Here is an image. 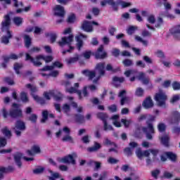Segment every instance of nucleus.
Wrapping results in <instances>:
<instances>
[{
  "label": "nucleus",
  "instance_id": "49",
  "mask_svg": "<svg viewBox=\"0 0 180 180\" xmlns=\"http://www.w3.org/2000/svg\"><path fill=\"white\" fill-rule=\"evenodd\" d=\"M107 162H108V164H117V162H119V160L113 158V157H109L107 160Z\"/></svg>",
  "mask_w": 180,
  "mask_h": 180
},
{
  "label": "nucleus",
  "instance_id": "17",
  "mask_svg": "<svg viewBox=\"0 0 180 180\" xmlns=\"http://www.w3.org/2000/svg\"><path fill=\"white\" fill-rule=\"evenodd\" d=\"M81 39H86V35L80 33L76 37L77 47L79 51L81 50V47L84 46V41Z\"/></svg>",
  "mask_w": 180,
  "mask_h": 180
},
{
  "label": "nucleus",
  "instance_id": "62",
  "mask_svg": "<svg viewBox=\"0 0 180 180\" xmlns=\"http://www.w3.org/2000/svg\"><path fill=\"white\" fill-rule=\"evenodd\" d=\"M136 30H137V27L131 26L128 28L127 33L128 34H133Z\"/></svg>",
  "mask_w": 180,
  "mask_h": 180
},
{
  "label": "nucleus",
  "instance_id": "38",
  "mask_svg": "<svg viewBox=\"0 0 180 180\" xmlns=\"http://www.w3.org/2000/svg\"><path fill=\"white\" fill-rule=\"evenodd\" d=\"M49 120V111L45 110L42 112V119L41 120V123H46Z\"/></svg>",
  "mask_w": 180,
  "mask_h": 180
},
{
  "label": "nucleus",
  "instance_id": "4",
  "mask_svg": "<svg viewBox=\"0 0 180 180\" xmlns=\"http://www.w3.org/2000/svg\"><path fill=\"white\" fill-rule=\"evenodd\" d=\"M8 115L12 119H22L23 117V111L20 108V104L13 103Z\"/></svg>",
  "mask_w": 180,
  "mask_h": 180
},
{
  "label": "nucleus",
  "instance_id": "3",
  "mask_svg": "<svg viewBox=\"0 0 180 180\" xmlns=\"http://www.w3.org/2000/svg\"><path fill=\"white\" fill-rule=\"evenodd\" d=\"M25 56L26 61L30 60L35 67H40V65H41L42 63L40 62V60H44L46 63H51V61H53V56H44V55H38L35 58H33L29 53H26Z\"/></svg>",
  "mask_w": 180,
  "mask_h": 180
},
{
  "label": "nucleus",
  "instance_id": "31",
  "mask_svg": "<svg viewBox=\"0 0 180 180\" xmlns=\"http://www.w3.org/2000/svg\"><path fill=\"white\" fill-rule=\"evenodd\" d=\"M1 132L3 133L4 136L7 137V139H11V137H12V132L11 131V130H9V129H8L7 127L3 128L1 129Z\"/></svg>",
  "mask_w": 180,
  "mask_h": 180
},
{
  "label": "nucleus",
  "instance_id": "12",
  "mask_svg": "<svg viewBox=\"0 0 180 180\" xmlns=\"http://www.w3.org/2000/svg\"><path fill=\"white\" fill-rule=\"evenodd\" d=\"M74 158H77V155L75 153L61 158L59 161L60 162H63V164H72L73 165H75V160H74Z\"/></svg>",
  "mask_w": 180,
  "mask_h": 180
},
{
  "label": "nucleus",
  "instance_id": "36",
  "mask_svg": "<svg viewBox=\"0 0 180 180\" xmlns=\"http://www.w3.org/2000/svg\"><path fill=\"white\" fill-rule=\"evenodd\" d=\"M96 116H97L98 119H100L101 120H102L104 124H105V122H106V119H108V115H106V113L98 112L96 114Z\"/></svg>",
  "mask_w": 180,
  "mask_h": 180
},
{
  "label": "nucleus",
  "instance_id": "37",
  "mask_svg": "<svg viewBox=\"0 0 180 180\" xmlns=\"http://www.w3.org/2000/svg\"><path fill=\"white\" fill-rule=\"evenodd\" d=\"M102 165V163H101L100 162H95L94 160H90L89 162V165H90L91 167H95V169H99V168H101V165Z\"/></svg>",
  "mask_w": 180,
  "mask_h": 180
},
{
  "label": "nucleus",
  "instance_id": "48",
  "mask_svg": "<svg viewBox=\"0 0 180 180\" xmlns=\"http://www.w3.org/2000/svg\"><path fill=\"white\" fill-rule=\"evenodd\" d=\"M148 117V114H141L140 116L137 118V122L139 123H141V122H143V120H146Z\"/></svg>",
  "mask_w": 180,
  "mask_h": 180
},
{
  "label": "nucleus",
  "instance_id": "29",
  "mask_svg": "<svg viewBox=\"0 0 180 180\" xmlns=\"http://www.w3.org/2000/svg\"><path fill=\"white\" fill-rule=\"evenodd\" d=\"M116 6H117V11L118 9L119 5L122 6V8H127L129 6H131V3H127L126 1H123L122 0H117L115 2Z\"/></svg>",
  "mask_w": 180,
  "mask_h": 180
},
{
  "label": "nucleus",
  "instance_id": "32",
  "mask_svg": "<svg viewBox=\"0 0 180 180\" xmlns=\"http://www.w3.org/2000/svg\"><path fill=\"white\" fill-rule=\"evenodd\" d=\"M24 40L25 43V47L29 49L32 44V37L27 34H24Z\"/></svg>",
  "mask_w": 180,
  "mask_h": 180
},
{
  "label": "nucleus",
  "instance_id": "30",
  "mask_svg": "<svg viewBox=\"0 0 180 180\" xmlns=\"http://www.w3.org/2000/svg\"><path fill=\"white\" fill-rule=\"evenodd\" d=\"M62 111L68 116H70V112H71V105L68 103H65L62 106Z\"/></svg>",
  "mask_w": 180,
  "mask_h": 180
},
{
  "label": "nucleus",
  "instance_id": "42",
  "mask_svg": "<svg viewBox=\"0 0 180 180\" xmlns=\"http://www.w3.org/2000/svg\"><path fill=\"white\" fill-rule=\"evenodd\" d=\"M135 40H136V41H139L140 43H142V44H143V46H148V42L144 39H143V38H141V37L139 36V35H135Z\"/></svg>",
  "mask_w": 180,
  "mask_h": 180
},
{
  "label": "nucleus",
  "instance_id": "28",
  "mask_svg": "<svg viewBox=\"0 0 180 180\" xmlns=\"http://www.w3.org/2000/svg\"><path fill=\"white\" fill-rule=\"evenodd\" d=\"M48 172L51 174L50 176H48V179L49 180H56L60 178V174L58 172H54L53 170L48 169Z\"/></svg>",
  "mask_w": 180,
  "mask_h": 180
},
{
  "label": "nucleus",
  "instance_id": "54",
  "mask_svg": "<svg viewBox=\"0 0 180 180\" xmlns=\"http://www.w3.org/2000/svg\"><path fill=\"white\" fill-rule=\"evenodd\" d=\"M147 20L150 25H154V23H155V16L154 15H150L148 17Z\"/></svg>",
  "mask_w": 180,
  "mask_h": 180
},
{
  "label": "nucleus",
  "instance_id": "8",
  "mask_svg": "<svg viewBox=\"0 0 180 180\" xmlns=\"http://www.w3.org/2000/svg\"><path fill=\"white\" fill-rule=\"evenodd\" d=\"M72 41H74V35L70 34L68 37H63L60 41H58V44L60 47H64V46H71Z\"/></svg>",
  "mask_w": 180,
  "mask_h": 180
},
{
  "label": "nucleus",
  "instance_id": "24",
  "mask_svg": "<svg viewBox=\"0 0 180 180\" xmlns=\"http://www.w3.org/2000/svg\"><path fill=\"white\" fill-rule=\"evenodd\" d=\"M22 153H17L14 155V160L15 162H16L18 167L20 168L22 167V162H20V160H22Z\"/></svg>",
  "mask_w": 180,
  "mask_h": 180
},
{
  "label": "nucleus",
  "instance_id": "55",
  "mask_svg": "<svg viewBox=\"0 0 180 180\" xmlns=\"http://www.w3.org/2000/svg\"><path fill=\"white\" fill-rule=\"evenodd\" d=\"M91 55L92 52L91 51H86L82 53V56L84 57V58H86V60H89Z\"/></svg>",
  "mask_w": 180,
  "mask_h": 180
},
{
  "label": "nucleus",
  "instance_id": "16",
  "mask_svg": "<svg viewBox=\"0 0 180 180\" xmlns=\"http://www.w3.org/2000/svg\"><path fill=\"white\" fill-rule=\"evenodd\" d=\"M78 88H79V84L75 83V87L66 89V92H68L69 94H78L79 98L81 99V91L78 90Z\"/></svg>",
  "mask_w": 180,
  "mask_h": 180
},
{
  "label": "nucleus",
  "instance_id": "2",
  "mask_svg": "<svg viewBox=\"0 0 180 180\" xmlns=\"http://www.w3.org/2000/svg\"><path fill=\"white\" fill-rule=\"evenodd\" d=\"M1 32L6 35H4L1 38V43L4 44H8L9 39H12V32L9 30V26H11V16L6 15L4 16V20L1 22Z\"/></svg>",
  "mask_w": 180,
  "mask_h": 180
},
{
  "label": "nucleus",
  "instance_id": "19",
  "mask_svg": "<svg viewBox=\"0 0 180 180\" xmlns=\"http://www.w3.org/2000/svg\"><path fill=\"white\" fill-rule=\"evenodd\" d=\"M82 28L83 29V30H84V32H91L94 31L92 23L86 20L83 22L82 25Z\"/></svg>",
  "mask_w": 180,
  "mask_h": 180
},
{
  "label": "nucleus",
  "instance_id": "22",
  "mask_svg": "<svg viewBox=\"0 0 180 180\" xmlns=\"http://www.w3.org/2000/svg\"><path fill=\"white\" fill-rule=\"evenodd\" d=\"M143 106L145 109H150L154 106V103H153V100L151 97H148L143 103Z\"/></svg>",
  "mask_w": 180,
  "mask_h": 180
},
{
  "label": "nucleus",
  "instance_id": "45",
  "mask_svg": "<svg viewBox=\"0 0 180 180\" xmlns=\"http://www.w3.org/2000/svg\"><path fill=\"white\" fill-rule=\"evenodd\" d=\"M160 174H161V171L158 169H156L151 172V175L153 178H155V179H158V175H160Z\"/></svg>",
  "mask_w": 180,
  "mask_h": 180
},
{
  "label": "nucleus",
  "instance_id": "7",
  "mask_svg": "<svg viewBox=\"0 0 180 180\" xmlns=\"http://www.w3.org/2000/svg\"><path fill=\"white\" fill-rule=\"evenodd\" d=\"M167 97L164 91L160 90L155 96V100L158 103V105L160 107L165 106V102L167 101Z\"/></svg>",
  "mask_w": 180,
  "mask_h": 180
},
{
  "label": "nucleus",
  "instance_id": "46",
  "mask_svg": "<svg viewBox=\"0 0 180 180\" xmlns=\"http://www.w3.org/2000/svg\"><path fill=\"white\" fill-rule=\"evenodd\" d=\"M135 95L136 96H143L144 95V89L141 87H138L136 90Z\"/></svg>",
  "mask_w": 180,
  "mask_h": 180
},
{
  "label": "nucleus",
  "instance_id": "61",
  "mask_svg": "<svg viewBox=\"0 0 180 180\" xmlns=\"http://www.w3.org/2000/svg\"><path fill=\"white\" fill-rule=\"evenodd\" d=\"M29 120L32 122V123H36L37 122V115L35 114H32L29 117Z\"/></svg>",
  "mask_w": 180,
  "mask_h": 180
},
{
  "label": "nucleus",
  "instance_id": "25",
  "mask_svg": "<svg viewBox=\"0 0 180 180\" xmlns=\"http://www.w3.org/2000/svg\"><path fill=\"white\" fill-rule=\"evenodd\" d=\"M102 146L98 142H94V145L90 148H87V151L89 153H95V151H98Z\"/></svg>",
  "mask_w": 180,
  "mask_h": 180
},
{
  "label": "nucleus",
  "instance_id": "59",
  "mask_svg": "<svg viewBox=\"0 0 180 180\" xmlns=\"http://www.w3.org/2000/svg\"><path fill=\"white\" fill-rule=\"evenodd\" d=\"M112 80L115 84L117 82H120V84H121V82H124V77H113Z\"/></svg>",
  "mask_w": 180,
  "mask_h": 180
},
{
  "label": "nucleus",
  "instance_id": "14",
  "mask_svg": "<svg viewBox=\"0 0 180 180\" xmlns=\"http://www.w3.org/2000/svg\"><path fill=\"white\" fill-rule=\"evenodd\" d=\"M136 157L139 160H143V158H148L150 157V150H143L141 148H138L136 150Z\"/></svg>",
  "mask_w": 180,
  "mask_h": 180
},
{
  "label": "nucleus",
  "instance_id": "51",
  "mask_svg": "<svg viewBox=\"0 0 180 180\" xmlns=\"http://www.w3.org/2000/svg\"><path fill=\"white\" fill-rule=\"evenodd\" d=\"M23 67V65L22 63H15L14 64V70L16 72V74H20L19 72V70Z\"/></svg>",
  "mask_w": 180,
  "mask_h": 180
},
{
  "label": "nucleus",
  "instance_id": "18",
  "mask_svg": "<svg viewBox=\"0 0 180 180\" xmlns=\"http://www.w3.org/2000/svg\"><path fill=\"white\" fill-rule=\"evenodd\" d=\"M55 67H58V68H63V64L58 61L53 63V65L51 66H45L42 69H40V71H51V70H54Z\"/></svg>",
  "mask_w": 180,
  "mask_h": 180
},
{
  "label": "nucleus",
  "instance_id": "1",
  "mask_svg": "<svg viewBox=\"0 0 180 180\" xmlns=\"http://www.w3.org/2000/svg\"><path fill=\"white\" fill-rule=\"evenodd\" d=\"M105 65V62L98 63L96 65L95 70H84L82 71V74L87 77L89 81H92L93 84H98L99 79L106 74Z\"/></svg>",
  "mask_w": 180,
  "mask_h": 180
},
{
  "label": "nucleus",
  "instance_id": "57",
  "mask_svg": "<svg viewBox=\"0 0 180 180\" xmlns=\"http://www.w3.org/2000/svg\"><path fill=\"white\" fill-rule=\"evenodd\" d=\"M63 141H69V143H74V140L72 139V137L70 135H67L63 136Z\"/></svg>",
  "mask_w": 180,
  "mask_h": 180
},
{
  "label": "nucleus",
  "instance_id": "40",
  "mask_svg": "<svg viewBox=\"0 0 180 180\" xmlns=\"http://www.w3.org/2000/svg\"><path fill=\"white\" fill-rule=\"evenodd\" d=\"M20 99L24 103H27L29 102V97H27V93L26 92H21L20 94Z\"/></svg>",
  "mask_w": 180,
  "mask_h": 180
},
{
  "label": "nucleus",
  "instance_id": "53",
  "mask_svg": "<svg viewBox=\"0 0 180 180\" xmlns=\"http://www.w3.org/2000/svg\"><path fill=\"white\" fill-rule=\"evenodd\" d=\"M171 32L172 33H173L174 34H176V33H180V24L175 25L174 27H173L171 29Z\"/></svg>",
  "mask_w": 180,
  "mask_h": 180
},
{
  "label": "nucleus",
  "instance_id": "27",
  "mask_svg": "<svg viewBox=\"0 0 180 180\" xmlns=\"http://www.w3.org/2000/svg\"><path fill=\"white\" fill-rule=\"evenodd\" d=\"M161 143L163 144V146H165L166 147H168L169 146V135L166 134L163 135L161 138Z\"/></svg>",
  "mask_w": 180,
  "mask_h": 180
},
{
  "label": "nucleus",
  "instance_id": "5",
  "mask_svg": "<svg viewBox=\"0 0 180 180\" xmlns=\"http://www.w3.org/2000/svg\"><path fill=\"white\" fill-rule=\"evenodd\" d=\"M12 129L14 130V133L16 136L20 137V136H22V131L26 130V124L22 120H18L15 122V127Z\"/></svg>",
  "mask_w": 180,
  "mask_h": 180
},
{
  "label": "nucleus",
  "instance_id": "35",
  "mask_svg": "<svg viewBox=\"0 0 180 180\" xmlns=\"http://www.w3.org/2000/svg\"><path fill=\"white\" fill-rule=\"evenodd\" d=\"M13 22L15 26H20L23 23V19L22 17H14Z\"/></svg>",
  "mask_w": 180,
  "mask_h": 180
},
{
  "label": "nucleus",
  "instance_id": "50",
  "mask_svg": "<svg viewBox=\"0 0 180 180\" xmlns=\"http://www.w3.org/2000/svg\"><path fill=\"white\" fill-rule=\"evenodd\" d=\"M104 146H113L114 147H117L115 143L112 142L109 139L105 138L103 141Z\"/></svg>",
  "mask_w": 180,
  "mask_h": 180
},
{
  "label": "nucleus",
  "instance_id": "15",
  "mask_svg": "<svg viewBox=\"0 0 180 180\" xmlns=\"http://www.w3.org/2000/svg\"><path fill=\"white\" fill-rule=\"evenodd\" d=\"M53 12L55 16H59L60 18H64L65 15V11H64V7L60 5H56L53 8Z\"/></svg>",
  "mask_w": 180,
  "mask_h": 180
},
{
  "label": "nucleus",
  "instance_id": "13",
  "mask_svg": "<svg viewBox=\"0 0 180 180\" xmlns=\"http://www.w3.org/2000/svg\"><path fill=\"white\" fill-rule=\"evenodd\" d=\"M127 91L126 90H122L118 94V98H121L120 99V105L123 106L125 103H129L130 102V98L126 96Z\"/></svg>",
  "mask_w": 180,
  "mask_h": 180
},
{
  "label": "nucleus",
  "instance_id": "23",
  "mask_svg": "<svg viewBox=\"0 0 180 180\" xmlns=\"http://www.w3.org/2000/svg\"><path fill=\"white\" fill-rule=\"evenodd\" d=\"M158 6H162L164 5L165 9L166 11L171 10L172 6L171 4L167 2V0H158Z\"/></svg>",
  "mask_w": 180,
  "mask_h": 180
},
{
  "label": "nucleus",
  "instance_id": "33",
  "mask_svg": "<svg viewBox=\"0 0 180 180\" xmlns=\"http://www.w3.org/2000/svg\"><path fill=\"white\" fill-rule=\"evenodd\" d=\"M122 64L124 67H133L134 62L131 59L126 58L122 60Z\"/></svg>",
  "mask_w": 180,
  "mask_h": 180
},
{
  "label": "nucleus",
  "instance_id": "60",
  "mask_svg": "<svg viewBox=\"0 0 180 180\" xmlns=\"http://www.w3.org/2000/svg\"><path fill=\"white\" fill-rule=\"evenodd\" d=\"M143 60L146 62L147 64H153V59L148 56H144Z\"/></svg>",
  "mask_w": 180,
  "mask_h": 180
},
{
  "label": "nucleus",
  "instance_id": "10",
  "mask_svg": "<svg viewBox=\"0 0 180 180\" xmlns=\"http://www.w3.org/2000/svg\"><path fill=\"white\" fill-rule=\"evenodd\" d=\"M147 119L148 120H146V124L148 131L149 133H150V134H154V133H155V130L154 129V125L153 124V122L155 121V116L148 115Z\"/></svg>",
  "mask_w": 180,
  "mask_h": 180
},
{
  "label": "nucleus",
  "instance_id": "26",
  "mask_svg": "<svg viewBox=\"0 0 180 180\" xmlns=\"http://www.w3.org/2000/svg\"><path fill=\"white\" fill-rule=\"evenodd\" d=\"M79 60V55L76 54L75 57L65 59L68 65H71Z\"/></svg>",
  "mask_w": 180,
  "mask_h": 180
},
{
  "label": "nucleus",
  "instance_id": "41",
  "mask_svg": "<svg viewBox=\"0 0 180 180\" xmlns=\"http://www.w3.org/2000/svg\"><path fill=\"white\" fill-rule=\"evenodd\" d=\"M94 136L96 139H101L102 134H101V126L98 125L96 127V130L94 131Z\"/></svg>",
  "mask_w": 180,
  "mask_h": 180
},
{
  "label": "nucleus",
  "instance_id": "64",
  "mask_svg": "<svg viewBox=\"0 0 180 180\" xmlns=\"http://www.w3.org/2000/svg\"><path fill=\"white\" fill-rule=\"evenodd\" d=\"M56 40H57V34H50V41L51 43H56Z\"/></svg>",
  "mask_w": 180,
  "mask_h": 180
},
{
  "label": "nucleus",
  "instance_id": "43",
  "mask_svg": "<svg viewBox=\"0 0 180 180\" xmlns=\"http://www.w3.org/2000/svg\"><path fill=\"white\" fill-rule=\"evenodd\" d=\"M167 158L171 161H176V155L172 152H167Z\"/></svg>",
  "mask_w": 180,
  "mask_h": 180
},
{
  "label": "nucleus",
  "instance_id": "47",
  "mask_svg": "<svg viewBox=\"0 0 180 180\" xmlns=\"http://www.w3.org/2000/svg\"><path fill=\"white\" fill-rule=\"evenodd\" d=\"M121 122L122 123H123L125 127H129L130 124L133 123V121L131 120H126V119H122Z\"/></svg>",
  "mask_w": 180,
  "mask_h": 180
},
{
  "label": "nucleus",
  "instance_id": "39",
  "mask_svg": "<svg viewBox=\"0 0 180 180\" xmlns=\"http://www.w3.org/2000/svg\"><path fill=\"white\" fill-rule=\"evenodd\" d=\"M44 96L47 101H50V99H51V96H54V90H51L49 92H44Z\"/></svg>",
  "mask_w": 180,
  "mask_h": 180
},
{
  "label": "nucleus",
  "instance_id": "44",
  "mask_svg": "<svg viewBox=\"0 0 180 180\" xmlns=\"http://www.w3.org/2000/svg\"><path fill=\"white\" fill-rule=\"evenodd\" d=\"M158 131H160V133H162V131H165V129H167V125L165 124L160 122L158 124Z\"/></svg>",
  "mask_w": 180,
  "mask_h": 180
},
{
  "label": "nucleus",
  "instance_id": "9",
  "mask_svg": "<svg viewBox=\"0 0 180 180\" xmlns=\"http://www.w3.org/2000/svg\"><path fill=\"white\" fill-rule=\"evenodd\" d=\"M105 46L103 45H101L96 52L94 54L96 60H104V58H107L108 53L104 51Z\"/></svg>",
  "mask_w": 180,
  "mask_h": 180
},
{
  "label": "nucleus",
  "instance_id": "6",
  "mask_svg": "<svg viewBox=\"0 0 180 180\" xmlns=\"http://www.w3.org/2000/svg\"><path fill=\"white\" fill-rule=\"evenodd\" d=\"M143 131V133H146V138L148 140H153V135H151V133L148 132V128L146 127L142 126H137L134 131V136L135 137H140L141 136V131Z\"/></svg>",
  "mask_w": 180,
  "mask_h": 180
},
{
  "label": "nucleus",
  "instance_id": "34",
  "mask_svg": "<svg viewBox=\"0 0 180 180\" xmlns=\"http://www.w3.org/2000/svg\"><path fill=\"white\" fill-rule=\"evenodd\" d=\"M75 119L77 123H85V117L81 114H76Z\"/></svg>",
  "mask_w": 180,
  "mask_h": 180
},
{
  "label": "nucleus",
  "instance_id": "63",
  "mask_svg": "<svg viewBox=\"0 0 180 180\" xmlns=\"http://www.w3.org/2000/svg\"><path fill=\"white\" fill-rule=\"evenodd\" d=\"M133 179H139V176L134 174V173H131L130 174V177H127L124 179V180H133Z\"/></svg>",
  "mask_w": 180,
  "mask_h": 180
},
{
  "label": "nucleus",
  "instance_id": "20",
  "mask_svg": "<svg viewBox=\"0 0 180 180\" xmlns=\"http://www.w3.org/2000/svg\"><path fill=\"white\" fill-rule=\"evenodd\" d=\"M106 4L110 5L113 9V11H117V7L116 6V1L113 0H103L101 1V6H105Z\"/></svg>",
  "mask_w": 180,
  "mask_h": 180
},
{
  "label": "nucleus",
  "instance_id": "58",
  "mask_svg": "<svg viewBox=\"0 0 180 180\" xmlns=\"http://www.w3.org/2000/svg\"><path fill=\"white\" fill-rule=\"evenodd\" d=\"M141 35L143 37H151V32L147 30H144L142 31Z\"/></svg>",
  "mask_w": 180,
  "mask_h": 180
},
{
  "label": "nucleus",
  "instance_id": "21",
  "mask_svg": "<svg viewBox=\"0 0 180 180\" xmlns=\"http://www.w3.org/2000/svg\"><path fill=\"white\" fill-rule=\"evenodd\" d=\"M41 150H40V146H32V148L30 150H27V153L28 154V155H34V154H40Z\"/></svg>",
  "mask_w": 180,
  "mask_h": 180
},
{
  "label": "nucleus",
  "instance_id": "11",
  "mask_svg": "<svg viewBox=\"0 0 180 180\" xmlns=\"http://www.w3.org/2000/svg\"><path fill=\"white\" fill-rule=\"evenodd\" d=\"M25 88H27V89H30V91H31V95L34 99V101L39 103V101H40L41 97L34 94L38 91L37 87L32 84H25Z\"/></svg>",
  "mask_w": 180,
  "mask_h": 180
},
{
  "label": "nucleus",
  "instance_id": "56",
  "mask_svg": "<svg viewBox=\"0 0 180 180\" xmlns=\"http://www.w3.org/2000/svg\"><path fill=\"white\" fill-rule=\"evenodd\" d=\"M44 172V167H39L33 170V172L36 174H43Z\"/></svg>",
  "mask_w": 180,
  "mask_h": 180
},
{
  "label": "nucleus",
  "instance_id": "52",
  "mask_svg": "<svg viewBox=\"0 0 180 180\" xmlns=\"http://www.w3.org/2000/svg\"><path fill=\"white\" fill-rule=\"evenodd\" d=\"M18 58H19V56L15 53H11L10 54V56H8V58H4V60L8 61L9 60H18Z\"/></svg>",
  "mask_w": 180,
  "mask_h": 180
}]
</instances>
